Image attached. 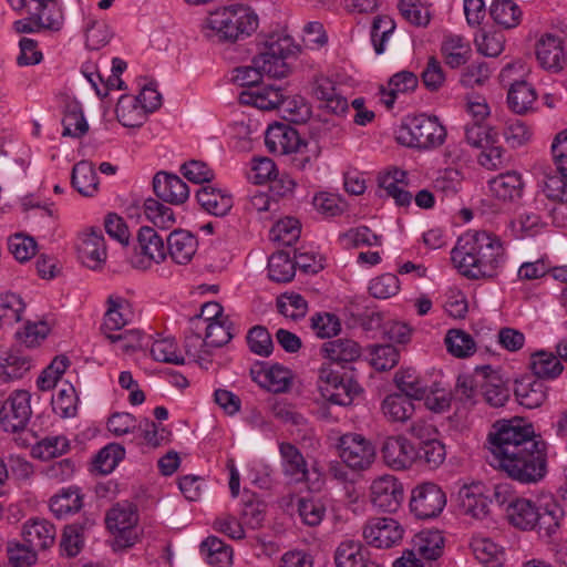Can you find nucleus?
<instances>
[{
  "label": "nucleus",
  "instance_id": "1",
  "mask_svg": "<svg viewBox=\"0 0 567 567\" xmlns=\"http://www.w3.org/2000/svg\"><path fill=\"white\" fill-rule=\"evenodd\" d=\"M523 419L498 421L489 433V463L520 483H535L546 473V453Z\"/></svg>",
  "mask_w": 567,
  "mask_h": 567
},
{
  "label": "nucleus",
  "instance_id": "2",
  "mask_svg": "<svg viewBox=\"0 0 567 567\" xmlns=\"http://www.w3.org/2000/svg\"><path fill=\"white\" fill-rule=\"evenodd\" d=\"M457 271L468 279L497 276L506 261L502 240L486 230L470 229L462 234L451 251Z\"/></svg>",
  "mask_w": 567,
  "mask_h": 567
},
{
  "label": "nucleus",
  "instance_id": "3",
  "mask_svg": "<svg viewBox=\"0 0 567 567\" xmlns=\"http://www.w3.org/2000/svg\"><path fill=\"white\" fill-rule=\"evenodd\" d=\"M258 24V16L250 8L228 6L210 12L204 28L207 37L235 42L250 37Z\"/></svg>",
  "mask_w": 567,
  "mask_h": 567
},
{
  "label": "nucleus",
  "instance_id": "4",
  "mask_svg": "<svg viewBox=\"0 0 567 567\" xmlns=\"http://www.w3.org/2000/svg\"><path fill=\"white\" fill-rule=\"evenodd\" d=\"M446 138V130L436 116L420 114L409 118L398 131L401 145L429 151L441 146Z\"/></svg>",
  "mask_w": 567,
  "mask_h": 567
},
{
  "label": "nucleus",
  "instance_id": "5",
  "mask_svg": "<svg viewBox=\"0 0 567 567\" xmlns=\"http://www.w3.org/2000/svg\"><path fill=\"white\" fill-rule=\"evenodd\" d=\"M241 104L252 105L259 110L270 111L280 109L284 112H290V121L302 122L310 115V109L303 102L297 105V102L285 96L282 90L275 85L258 86L239 94Z\"/></svg>",
  "mask_w": 567,
  "mask_h": 567
},
{
  "label": "nucleus",
  "instance_id": "6",
  "mask_svg": "<svg viewBox=\"0 0 567 567\" xmlns=\"http://www.w3.org/2000/svg\"><path fill=\"white\" fill-rule=\"evenodd\" d=\"M318 390L332 404L347 406L361 393V386L347 373H341L329 363H321L318 370Z\"/></svg>",
  "mask_w": 567,
  "mask_h": 567
},
{
  "label": "nucleus",
  "instance_id": "7",
  "mask_svg": "<svg viewBox=\"0 0 567 567\" xmlns=\"http://www.w3.org/2000/svg\"><path fill=\"white\" fill-rule=\"evenodd\" d=\"M137 508L127 499L116 503L106 513L105 524L113 536L112 546L115 550L132 547L137 542Z\"/></svg>",
  "mask_w": 567,
  "mask_h": 567
},
{
  "label": "nucleus",
  "instance_id": "8",
  "mask_svg": "<svg viewBox=\"0 0 567 567\" xmlns=\"http://www.w3.org/2000/svg\"><path fill=\"white\" fill-rule=\"evenodd\" d=\"M504 506L508 522L520 529H532L537 524L542 527H548L554 523L557 525V519L561 514L559 508L548 509L540 512V508L530 498H504L502 504Z\"/></svg>",
  "mask_w": 567,
  "mask_h": 567
},
{
  "label": "nucleus",
  "instance_id": "9",
  "mask_svg": "<svg viewBox=\"0 0 567 567\" xmlns=\"http://www.w3.org/2000/svg\"><path fill=\"white\" fill-rule=\"evenodd\" d=\"M281 468L288 483H307L310 493H319L323 486L322 474L317 470L308 468V464L301 452L291 443L279 445Z\"/></svg>",
  "mask_w": 567,
  "mask_h": 567
},
{
  "label": "nucleus",
  "instance_id": "10",
  "mask_svg": "<svg viewBox=\"0 0 567 567\" xmlns=\"http://www.w3.org/2000/svg\"><path fill=\"white\" fill-rule=\"evenodd\" d=\"M292 41L290 38H278L266 43L265 49L252 60V63L264 74L272 78H284L289 72L287 59L293 54Z\"/></svg>",
  "mask_w": 567,
  "mask_h": 567
},
{
  "label": "nucleus",
  "instance_id": "11",
  "mask_svg": "<svg viewBox=\"0 0 567 567\" xmlns=\"http://www.w3.org/2000/svg\"><path fill=\"white\" fill-rule=\"evenodd\" d=\"M515 73H518V78L525 73V66L522 62H515L506 65L501 71V79L504 83L509 84L507 94L508 106L517 114L525 113L532 109L536 93L534 89L523 80H517Z\"/></svg>",
  "mask_w": 567,
  "mask_h": 567
},
{
  "label": "nucleus",
  "instance_id": "12",
  "mask_svg": "<svg viewBox=\"0 0 567 567\" xmlns=\"http://www.w3.org/2000/svg\"><path fill=\"white\" fill-rule=\"evenodd\" d=\"M339 453L347 466L353 470L369 467L375 456L372 443L358 433H348L340 437Z\"/></svg>",
  "mask_w": 567,
  "mask_h": 567
},
{
  "label": "nucleus",
  "instance_id": "13",
  "mask_svg": "<svg viewBox=\"0 0 567 567\" xmlns=\"http://www.w3.org/2000/svg\"><path fill=\"white\" fill-rule=\"evenodd\" d=\"M404 535L403 527L393 518L370 519L362 530L365 543L374 548H391L399 545Z\"/></svg>",
  "mask_w": 567,
  "mask_h": 567
},
{
  "label": "nucleus",
  "instance_id": "14",
  "mask_svg": "<svg viewBox=\"0 0 567 567\" xmlns=\"http://www.w3.org/2000/svg\"><path fill=\"white\" fill-rule=\"evenodd\" d=\"M166 257V247L163 238L152 227H141L135 246L134 266L147 269L153 264L162 262Z\"/></svg>",
  "mask_w": 567,
  "mask_h": 567
},
{
  "label": "nucleus",
  "instance_id": "15",
  "mask_svg": "<svg viewBox=\"0 0 567 567\" xmlns=\"http://www.w3.org/2000/svg\"><path fill=\"white\" fill-rule=\"evenodd\" d=\"M31 394L25 390L14 391L1 410L0 424L3 431L16 433L23 430L32 414Z\"/></svg>",
  "mask_w": 567,
  "mask_h": 567
},
{
  "label": "nucleus",
  "instance_id": "16",
  "mask_svg": "<svg viewBox=\"0 0 567 567\" xmlns=\"http://www.w3.org/2000/svg\"><path fill=\"white\" fill-rule=\"evenodd\" d=\"M250 377L260 388L274 393L287 392L292 384V372L279 363L258 362L250 368Z\"/></svg>",
  "mask_w": 567,
  "mask_h": 567
},
{
  "label": "nucleus",
  "instance_id": "17",
  "mask_svg": "<svg viewBox=\"0 0 567 567\" xmlns=\"http://www.w3.org/2000/svg\"><path fill=\"white\" fill-rule=\"evenodd\" d=\"M381 452L386 465L394 470L410 467L420 454L417 449L404 436L386 437Z\"/></svg>",
  "mask_w": 567,
  "mask_h": 567
},
{
  "label": "nucleus",
  "instance_id": "18",
  "mask_svg": "<svg viewBox=\"0 0 567 567\" xmlns=\"http://www.w3.org/2000/svg\"><path fill=\"white\" fill-rule=\"evenodd\" d=\"M320 354L326 360L323 363L346 368L347 364L357 361L361 357L362 349L357 341L340 338L324 342L320 348Z\"/></svg>",
  "mask_w": 567,
  "mask_h": 567
},
{
  "label": "nucleus",
  "instance_id": "19",
  "mask_svg": "<svg viewBox=\"0 0 567 567\" xmlns=\"http://www.w3.org/2000/svg\"><path fill=\"white\" fill-rule=\"evenodd\" d=\"M153 189L158 198L174 205L184 204L189 197L188 185L177 175L165 172L154 176Z\"/></svg>",
  "mask_w": 567,
  "mask_h": 567
},
{
  "label": "nucleus",
  "instance_id": "20",
  "mask_svg": "<svg viewBox=\"0 0 567 567\" xmlns=\"http://www.w3.org/2000/svg\"><path fill=\"white\" fill-rule=\"evenodd\" d=\"M265 143L269 152L286 155L299 150L300 137L293 127L282 123H275L267 128Z\"/></svg>",
  "mask_w": 567,
  "mask_h": 567
},
{
  "label": "nucleus",
  "instance_id": "21",
  "mask_svg": "<svg viewBox=\"0 0 567 567\" xmlns=\"http://www.w3.org/2000/svg\"><path fill=\"white\" fill-rule=\"evenodd\" d=\"M132 319L133 311L130 302L121 296L111 295L106 300V310L101 330L104 336H110V333L121 330Z\"/></svg>",
  "mask_w": 567,
  "mask_h": 567
},
{
  "label": "nucleus",
  "instance_id": "22",
  "mask_svg": "<svg viewBox=\"0 0 567 567\" xmlns=\"http://www.w3.org/2000/svg\"><path fill=\"white\" fill-rule=\"evenodd\" d=\"M312 93L320 102V107L336 115L343 114L349 105L334 82L326 76H318L312 85Z\"/></svg>",
  "mask_w": 567,
  "mask_h": 567
},
{
  "label": "nucleus",
  "instance_id": "23",
  "mask_svg": "<svg viewBox=\"0 0 567 567\" xmlns=\"http://www.w3.org/2000/svg\"><path fill=\"white\" fill-rule=\"evenodd\" d=\"M536 56L539 64L553 72L563 69L566 62V54L559 37L546 33L537 42Z\"/></svg>",
  "mask_w": 567,
  "mask_h": 567
},
{
  "label": "nucleus",
  "instance_id": "24",
  "mask_svg": "<svg viewBox=\"0 0 567 567\" xmlns=\"http://www.w3.org/2000/svg\"><path fill=\"white\" fill-rule=\"evenodd\" d=\"M22 538L37 551L50 548L56 537L55 526L44 518H30L23 524Z\"/></svg>",
  "mask_w": 567,
  "mask_h": 567
},
{
  "label": "nucleus",
  "instance_id": "25",
  "mask_svg": "<svg viewBox=\"0 0 567 567\" xmlns=\"http://www.w3.org/2000/svg\"><path fill=\"white\" fill-rule=\"evenodd\" d=\"M79 257L83 265L91 269H97L106 260L105 239L100 230H91L83 235L78 248Z\"/></svg>",
  "mask_w": 567,
  "mask_h": 567
},
{
  "label": "nucleus",
  "instance_id": "26",
  "mask_svg": "<svg viewBox=\"0 0 567 567\" xmlns=\"http://www.w3.org/2000/svg\"><path fill=\"white\" fill-rule=\"evenodd\" d=\"M196 198L203 209L215 216H224L233 207L231 194L209 184L197 190Z\"/></svg>",
  "mask_w": 567,
  "mask_h": 567
},
{
  "label": "nucleus",
  "instance_id": "27",
  "mask_svg": "<svg viewBox=\"0 0 567 567\" xmlns=\"http://www.w3.org/2000/svg\"><path fill=\"white\" fill-rule=\"evenodd\" d=\"M408 173L400 168H392L379 179L380 187L385 195L393 198L398 206L406 207L412 202V194L406 189Z\"/></svg>",
  "mask_w": 567,
  "mask_h": 567
},
{
  "label": "nucleus",
  "instance_id": "28",
  "mask_svg": "<svg viewBox=\"0 0 567 567\" xmlns=\"http://www.w3.org/2000/svg\"><path fill=\"white\" fill-rule=\"evenodd\" d=\"M488 188L495 198L502 202H514L523 194L522 176L517 172L499 174L488 182Z\"/></svg>",
  "mask_w": 567,
  "mask_h": 567
},
{
  "label": "nucleus",
  "instance_id": "29",
  "mask_svg": "<svg viewBox=\"0 0 567 567\" xmlns=\"http://www.w3.org/2000/svg\"><path fill=\"white\" fill-rule=\"evenodd\" d=\"M514 392L517 402L527 409L539 408L547 399L545 383L529 377L517 381Z\"/></svg>",
  "mask_w": 567,
  "mask_h": 567
},
{
  "label": "nucleus",
  "instance_id": "30",
  "mask_svg": "<svg viewBox=\"0 0 567 567\" xmlns=\"http://www.w3.org/2000/svg\"><path fill=\"white\" fill-rule=\"evenodd\" d=\"M530 370L540 381L555 380L564 371L558 355L547 350H538L530 355Z\"/></svg>",
  "mask_w": 567,
  "mask_h": 567
},
{
  "label": "nucleus",
  "instance_id": "31",
  "mask_svg": "<svg viewBox=\"0 0 567 567\" xmlns=\"http://www.w3.org/2000/svg\"><path fill=\"white\" fill-rule=\"evenodd\" d=\"M31 368L30 360L20 352L0 347V381L22 378Z\"/></svg>",
  "mask_w": 567,
  "mask_h": 567
},
{
  "label": "nucleus",
  "instance_id": "32",
  "mask_svg": "<svg viewBox=\"0 0 567 567\" xmlns=\"http://www.w3.org/2000/svg\"><path fill=\"white\" fill-rule=\"evenodd\" d=\"M196 249V238L186 230H175L167 238V250L176 264L185 265L190 261Z\"/></svg>",
  "mask_w": 567,
  "mask_h": 567
},
{
  "label": "nucleus",
  "instance_id": "33",
  "mask_svg": "<svg viewBox=\"0 0 567 567\" xmlns=\"http://www.w3.org/2000/svg\"><path fill=\"white\" fill-rule=\"evenodd\" d=\"M412 549L426 560H435L443 554L444 537L440 530H422L413 538Z\"/></svg>",
  "mask_w": 567,
  "mask_h": 567
},
{
  "label": "nucleus",
  "instance_id": "34",
  "mask_svg": "<svg viewBox=\"0 0 567 567\" xmlns=\"http://www.w3.org/2000/svg\"><path fill=\"white\" fill-rule=\"evenodd\" d=\"M441 52L445 63L456 69L465 64L471 56V45L463 37L446 34L441 44Z\"/></svg>",
  "mask_w": 567,
  "mask_h": 567
},
{
  "label": "nucleus",
  "instance_id": "35",
  "mask_svg": "<svg viewBox=\"0 0 567 567\" xmlns=\"http://www.w3.org/2000/svg\"><path fill=\"white\" fill-rule=\"evenodd\" d=\"M200 553L212 567H231L233 549L216 536H209L200 544Z\"/></svg>",
  "mask_w": 567,
  "mask_h": 567
},
{
  "label": "nucleus",
  "instance_id": "36",
  "mask_svg": "<svg viewBox=\"0 0 567 567\" xmlns=\"http://www.w3.org/2000/svg\"><path fill=\"white\" fill-rule=\"evenodd\" d=\"M471 547L475 558L486 567H501L505 559L503 547L486 537H474Z\"/></svg>",
  "mask_w": 567,
  "mask_h": 567
},
{
  "label": "nucleus",
  "instance_id": "37",
  "mask_svg": "<svg viewBox=\"0 0 567 567\" xmlns=\"http://www.w3.org/2000/svg\"><path fill=\"white\" fill-rule=\"evenodd\" d=\"M419 84L417 76L410 71L395 73L389 81L388 87L381 90V100L386 107H392L398 94L412 92Z\"/></svg>",
  "mask_w": 567,
  "mask_h": 567
},
{
  "label": "nucleus",
  "instance_id": "38",
  "mask_svg": "<svg viewBox=\"0 0 567 567\" xmlns=\"http://www.w3.org/2000/svg\"><path fill=\"white\" fill-rule=\"evenodd\" d=\"M71 182L73 187L83 196H94L97 193L99 177L94 166L81 161L73 166Z\"/></svg>",
  "mask_w": 567,
  "mask_h": 567
},
{
  "label": "nucleus",
  "instance_id": "39",
  "mask_svg": "<svg viewBox=\"0 0 567 567\" xmlns=\"http://www.w3.org/2000/svg\"><path fill=\"white\" fill-rule=\"evenodd\" d=\"M114 347L115 351L133 353L145 350L150 347L151 337L137 329L126 330L122 333L112 332L105 336Z\"/></svg>",
  "mask_w": 567,
  "mask_h": 567
},
{
  "label": "nucleus",
  "instance_id": "40",
  "mask_svg": "<svg viewBox=\"0 0 567 567\" xmlns=\"http://www.w3.org/2000/svg\"><path fill=\"white\" fill-rule=\"evenodd\" d=\"M25 307V302L18 293L0 291V328L12 327L19 322Z\"/></svg>",
  "mask_w": 567,
  "mask_h": 567
},
{
  "label": "nucleus",
  "instance_id": "41",
  "mask_svg": "<svg viewBox=\"0 0 567 567\" xmlns=\"http://www.w3.org/2000/svg\"><path fill=\"white\" fill-rule=\"evenodd\" d=\"M382 412L392 422H405L413 415L414 404L411 398L393 393L383 400Z\"/></svg>",
  "mask_w": 567,
  "mask_h": 567
},
{
  "label": "nucleus",
  "instance_id": "42",
  "mask_svg": "<svg viewBox=\"0 0 567 567\" xmlns=\"http://www.w3.org/2000/svg\"><path fill=\"white\" fill-rule=\"evenodd\" d=\"M79 396L70 382H62L52 398L53 411L63 419L73 417L78 413Z\"/></svg>",
  "mask_w": 567,
  "mask_h": 567
},
{
  "label": "nucleus",
  "instance_id": "43",
  "mask_svg": "<svg viewBox=\"0 0 567 567\" xmlns=\"http://www.w3.org/2000/svg\"><path fill=\"white\" fill-rule=\"evenodd\" d=\"M394 382L403 395L421 400L425 394V382L413 368L400 369L394 377Z\"/></svg>",
  "mask_w": 567,
  "mask_h": 567
},
{
  "label": "nucleus",
  "instance_id": "44",
  "mask_svg": "<svg viewBox=\"0 0 567 567\" xmlns=\"http://www.w3.org/2000/svg\"><path fill=\"white\" fill-rule=\"evenodd\" d=\"M189 330H198L199 333H203L209 347H221L231 339L228 329L219 321L190 319Z\"/></svg>",
  "mask_w": 567,
  "mask_h": 567
},
{
  "label": "nucleus",
  "instance_id": "45",
  "mask_svg": "<svg viewBox=\"0 0 567 567\" xmlns=\"http://www.w3.org/2000/svg\"><path fill=\"white\" fill-rule=\"evenodd\" d=\"M296 274L295 260L287 252L278 251L268 259V275L272 281L288 282Z\"/></svg>",
  "mask_w": 567,
  "mask_h": 567
},
{
  "label": "nucleus",
  "instance_id": "46",
  "mask_svg": "<svg viewBox=\"0 0 567 567\" xmlns=\"http://www.w3.org/2000/svg\"><path fill=\"white\" fill-rule=\"evenodd\" d=\"M493 20L506 29L515 28L522 19V11L512 0H495L491 6Z\"/></svg>",
  "mask_w": 567,
  "mask_h": 567
},
{
  "label": "nucleus",
  "instance_id": "47",
  "mask_svg": "<svg viewBox=\"0 0 567 567\" xmlns=\"http://www.w3.org/2000/svg\"><path fill=\"white\" fill-rule=\"evenodd\" d=\"M60 14L56 9H51V17L33 13L30 17L14 22V29L20 33H31L41 29L59 30Z\"/></svg>",
  "mask_w": 567,
  "mask_h": 567
},
{
  "label": "nucleus",
  "instance_id": "48",
  "mask_svg": "<svg viewBox=\"0 0 567 567\" xmlns=\"http://www.w3.org/2000/svg\"><path fill=\"white\" fill-rule=\"evenodd\" d=\"M6 551L11 567H31L38 560V551L25 542L8 540Z\"/></svg>",
  "mask_w": 567,
  "mask_h": 567
},
{
  "label": "nucleus",
  "instance_id": "49",
  "mask_svg": "<svg viewBox=\"0 0 567 567\" xmlns=\"http://www.w3.org/2000/svg\"><path fill=\"white\" fill-rule=\"evenodd\" d=\"M399 10L411 24L425 27L431 20L430 3L426 0H400Z\"/></svg>",
  "mask_w": 567,
  "mask_h": 567
},
{
  "label": "nucleus",
  "instance_id": "50",
  "mask_svg": "<svg viewBox=\"0 0 567 567\" xmlns=\"http://www.w3.org/2000/svg\"><path fill=\"white\" fill-rule=\"evenodd\" d=\"M115 113L118 122L125 127H135L141 125L145 116V113L135 102V99L130 95H123L120 97Z\"/></svg>",
  "mask_w": 567,
  "mask_h": 567
},
{
  "label": "nucleus",
  "instance_id": "51",
  "mask_svg": "<svg viewBox=\"0 0 567 567\" xmlns=\"http://www.w3.org/2000/svg\"><path fill=\"white\" fill-rule=\"evenodd\" d=\"M143 212L146 218L156 227L166 229L174 225L175 216L171 207L157 199L147 198L143 202Z\"/></svg>",
  "mask_w": 567,
  "mask_h": 567
},
{
  "label": "nucleus",
  "instance_id": "52",
  "mask_svg": "<svg viewBox=\"0 0 567 567\" xmlns=\"http://www.w3.org/2000/svg\"><path fill=\"white\" fill-rule=\"evenodd\" d=\"M310 328L316 337L330 339L341 331V321L333 313L317 312L310 318Z\"/></svg>",
  "mask_w": 567,
  "mask_h": 567
},
{
  "label": "nucleus",
  "instance_id": "53",
  "mask_svg": "<svg viewBox=\"0 0 567 567\" xmlns=\"http://www.w3.org/2000/svg\"><path fill=\"white\" fill-rule=\"evenodd\" d=\"M70 365V361L65 355L55 357L50 365H48L39 375L37 385L41 391H49L53 389L61 377L64 374Z\"/></svg>",
  "mask_w": 567,
  "mask_h": 567
},
{
  "label": "nucleus",
  "instance_id": "54",
  "mask_svg": "<svg viewBox=\"0 0 567 567\" xmlns=\"http://www.w3.org/2000/svg\"><path fill=\"white\" fill-rule=\"evenodd\" d=\"M445 344L447 351L457 358H466L475 352V342L473 338L462 330H450L445 337Z\"/></svg>",
  "mask_w": 567,
  "mask_h": 567
},
{
  "label": "nucleus",
  "instance_id": "55",
  "mask_svg": "<svg viewBox=\"0 0 567 567\" xmlns=\"http://www.w3.org/2000/svg\"><path fill=\"white\" fill-rule=\"evenodd\" d=\"M125 450L117 443H110L96 454L94 467L102 474H110L124 458Z\"/></svg>",
  "mask_w": 567,
  "mask_h": 567
},
{
  "label": "nucleus",
  "instance_id": "56",
  "mask_svg": "<svg viewBox=\"0 0 567 567\" xmlns=\"http://www.w3.org/2000/svg\"><path fill=\"white\" fill-rule=\"evenodd\" d=\"M299 220L293 217H286L278 220L270 230L272 240L280 243L284 246L293 245L300 237Z\"/></svg>",
  "mask_w": 567,
  "mask_h": 567
},
{
  "label": "nucleus",
  "instance_id": "57",
  "mask_svg": "<svg viewBox=\"0 0 567 567\" xmlns=\"http://www.w3.org/2000/svg\"><path fill=\"white\" fill-rule=\"evenodd\" d=\"M395 30V22L389 16L374 18L371 28V42L375 53L382 54L385 51V43Z\"/></svg>",
  "mask_w": 567,
  "mask_h": 567
},
{
  "label": "nucleus",
  "instance_id": "58",
  "mask_svg": "<svg viewBox=\"0 0 567 567\" xmlns=\"http://www.w3.org/2000/svg\"><path fill=\"white\" fill-rule=\"evenodd\" d=\"M151 354L154 360L175 364L184 363V358L179 352L177 344L172 338H164L151 341Z\"/></svg>",
  "mask_w": 567,
  "mask_h": 567
},
{
  "label": "nucleus",
  "instance_id": "59",
  "mask_svg": "<svg viewBox=\"0 0 567 567\" xmlns=\"http://www.w3.org/2000/svg\"><path fill=\"white\" fill-rule=\"evenodd\" d=\"M50 331L51 323L48 320H28L23 328L17 331V337L27 347H35L48 337Z\"/></svg>",
  "mask_w": 567,
  "mask_h": 567
},
{
  "label": "nucleus",
  "instance_id": "60",
  "mask_svg": "<svg viewBox=\"0 0 567 567\" xmlns=\"http://www.w3.org/2000/svg\"><path fill=\"white\" fill-rule=\"evenodd\" d=\"M69 449L68 440L64 436H50L41 440L32 447V455L40 460L58 457Z\"/></svg>",
  "mask_w": 567,
  "mask_h": 567
},
{
  "label": "nucleus",
  "instance_id": "61",
  "mask_svg": "<svg viewBox=\"0 0 567 567\" xmlns=\"http://www.w3.org/2000/svg\"><path fill=\"white\" fill-rule=\"evenodd\" d=\"M425 405L433 412H444L450 408L452 394L450 389L441 382H434L430 388L425 386Z\"/></svg>",
  "mask_w": 567,
  "mask_h": 567
},
{
  "label": "nucleus",
  "instance_id": "62",
  "mask_svg": "<svg viewBox=\"0 0 567 567\" xmlns=\"http://www.w3.org/2000/svg\"><path fill=\"white\" fill-rule=\"evenodd\" d=\"M544 190L548 198L567 203V173L558 167L545 176Z\"/></svg>",
  "mask_w": 567,
  "mask_h": 567
},
{
  "label": "nucleus",
  "instance_id": "63",
  "mask_svg": "<svg viewBox=\"0 0 567 567\" xmlns=\"http://www.w3.org/2000/svg\"><path fill=\"white\" fill-rule=\"evenodd\" d=\"M446 498H410L411 513L417 519L436 517L445 507Z\"/></svg>",
  "mask_w": 567,
  "mask_h": 567
},
{
  "label": "nucleus",
  "instance_id": "64",
  "mask_svg": "<svg viewBox=\"0 0 567 567\" xmlns=\"http://www.w3.org/2000/svg\"><path fill=\"white\" fill-rule=\"evenodd\" d=\"M278 309L282 316L291 320L303 318L308 303L301 295L286 293L278 299Z\"/></svg>",
  "mask_w": 567,
  "mask_h": 567
}]
</instances>
